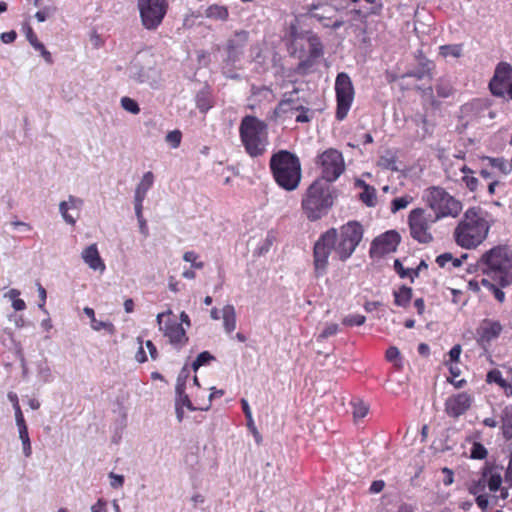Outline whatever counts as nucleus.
<instances>
[{"label": "nucleus", "instance_id": "obj_1", "mask_svg": "<svg viewBox=\"0 0 512 512\" xmlns=\"http://www.w3.org/2000/svg\"><path fill=\"white\" fill-rule=\"evenodd\" d=\"M477 270L483 275L480 283L503 303L505 293L502 288L512 284V248L500 244L485 251L477 260Z\"/></svg>", "mask_w": 512, "mask_h": 512}, {"label": "nucleus", "instance_id": "obj_2", "mask_svg": "<svg viewBox=\"0 0 512 512\" xmlns=\"http://www.w3.org/2000/svg\"><path fill=\"white\" fill-rule=\"evenodd\" d=\"M493 223L488 211L480 206L469 207L453 230V240L461 248L475 249L487 239Z\"/></svg>", "mask_w": 512, "mask_h": 512}, {"label": "nucleus", "instance_id": "obj_3", "mask_svg": "<svg viewBox=\"0 0 512 512\" xmlns=\"http://www.w3.org/2000/svg\"><path fill=\"white\" fill-rule=\"evenodd\" d=\"M269 169L275 183L285 191L296 190L302 179L300 158L293 152L281 149L273 153Z\"/></svg>", "mask_w": 512, "mask_h": 512}, {"label": "nucleus", "instance_id": "obj_4", "mask_svg": "<svg viewBox=\"0 0 512 512\" xmlns=\"http://www.w3.org/2000/svg\"><path fill=\"white\" fill-rule=\"evenodd\" d=\"M239 136L245 152L252 158L262 157L267 152L269 135L267 124L253 115L242 118Z\"/></svg>", "mask_w": 512, "mask_h": 512}, {"label": "nucleus", "instance_id": "obj_5", "mask_svg": "<svg viewBox=\"0 0 512 512\" xmlns=\"http://www.w3.org/2000/svg\"><path fill=\"white\" fill-rule=\"evenodd\" d=\"M422 200L426 209L437 220L456 219L463 211V203L460 199L450 194L442 186H429L423 191Z\"/></svg>", "mask_w": 512, "mask_h": 512}, {"label": "nucleus", "instance_id": "obj_6", "mask_svg": "<svg viewBox=\"0 0 512 512\" xmlns=\"http://www.w3.org/2000/svg\"><path fill=\"white\" fill-rule=\"evenodd\" d=\"M333 206V195L329 184L323 179L314 180L306 189L301 207L306 218L311 221L321 219Z\"/></svg>", "mask_w": 512, "mask_h": 512}, {"label": "nucleus", "instance_id": "obj_7", "mask_svg": "<svg viewBox=\"0 0 512 512\" xmlns=\"http://www.w3.org/2000/svg\"><path fill=\"white\" fill-rule=\"evenodd\" d=\"M363 225L355 220L343 224L339 230L336 229L334 252L342 262L347 261L355 252L363 239Z\"/></svg>", "mask_w": 512, "mask_h": 512}, {"label": "nucleus", "instance_id": "obj_8", "mask_svg": "<svg viewBox=\"0 0 512 512\" xmlns=\"http://www.w3.org/2000/svg\"><path fill=\"white\" fill-rule=\"evenodd\" d=\"M437 222L424 207L412 209L407 216L409 234L419 244L428 245L434 241L433 225Z\"/></svg>", "mask_w": 512, "mask_h": 512}, {"label": "nucleus", "instance_id": "obj_9", "mask_svg": "<svg viewBox=\"0 0 512 512\" xmlns=\"http://www.w3.org/2000/svg\"><path fill=\"white\" fill-rule=\"evenodd\" d=\"M315 165L320 170L319 179H323L327 184L335 182L346 169L342 152L335 148H328L318 154Z\"/></svg>", "mask_w": 512, "mask_h": 512}, {"label": "nucleus", "instance_id": "obj_10", "mask_svg": "<svg viewBox=\"0 0 512 512\" xmlns=\"http://www.w3.org/2000/svg\"><path fill=\"white\" fill-rule=\"evenodd\" d=\"M137 9L143 28L156 31L168 13L169 0H137Z\"/></svg>", "mask_w": 512, "mask_h": 512}, {"label": "nucleus", "instance_id": "obj_11", "mask_svg": "<svg viewBox=\"0 0 512 512\" xmlns=\"http://www.w3.org/2000/svg\"><path fill=\"white\" fill-rule=\"evenodd\" d=\"M336 228H330L322 233L313 247V266L316 278L326 274L329 265V256L334 251Z\"/></svg>", "mask_w": 512, "mask_h": 512}, {"label": "nucleus", "instance_id": "obj_12", "mask_svg": "<svg viewBox=\"0 0 512 512\" xmlns=\"http://www.w3.org/2000/svg\"><path fill=\"white\" fill-rule=\"evenodd\" d=\"M336 93V112L335 117L338 121L344 120L352 106L354 100V87L350 76L341 72L335 80Z\"/></svg>", "mask_w": 512, "mask_h": 512}, {"label": "nucleus", "instance_id": "obj_13", "mask_svg": "<svg viewBox=\"0 0 512 512\" xmlns=\"http://www.w3.org/2000/svg\"><path fill=\"white\" fill-rule=\"evenodd\" d=\"M157 323L163 335L169 339V343L176 349H181L188 342V337L182 326L172 315L171 311L159 313L157 315Z\"/></svg>", "mask_w": 512, "mask_h": 512}, {"label": "nucleus", "instance_id": "obj_14", "mask_svg": "<svg viewBox=\"0 0 512 512\" xmlns=\"http://www.w3.org/2000/svg\"><path fill=\"white\" fill-rule=\"evenodd\" d=\"M400 240L401 237L397 231H387L372 241L369 254L372 258H379L386 254L395 252Z\"/></svg>", "mask_w": 512, "mask_h": 512}, {"label": "nucleus", "instance_id": "obj_15", "mask_svg": "<svg viewBox=\"0 0 512 512\" xmlns=\"http://www.w3.org/2000/svg\"><path fill=\"white\" fill-rule=\"evenodd\" d=\"M473 401V396L467 392L452 394L445 401V413L457 419L471 408Z\"/></svg>", "mask_w": 512, "mask_h": 512}, {"label": "nucleus", "instance_id": "obj_16", "mask_svg": "<svg viewBox=\"0 0 512 512\" xmlns=\"http://www.w3.org/2000/svg\"><path fill=\"white\" fill-rule=\"evenodd\" d=\"M512 83V66L506 62L497 65L489 83L490 91L495 96L505 97V90Z\"/></svg>", "mask_w": 512, "mask_h": 512}, {"label": "nucleus", "instance_id": "obj_17", "mask_svg": "<svg viewBox=\"0 0 512 512\" xmlns=\"http://www.w3.org/2000/svg\"><path fill=\"white\" fill-rule=\"evenodd\" d=\"M503 327L499 321L484 319L476 330L477 342L481 346L490 344L502 333Z\"/></svg>", "mask_w": 512, "mask_h": 512}, {"label": "nucleus", "instance_id": "obj_18", "mask_svg": "<svg viewBox=\"0 0 512 512\" xmlns=\"http://www.w3.org/2000/svg\"><path fill=\"white\" fill-rule=\"evenodd\" d=\"M83 200L74 196H69L68 201H62L59 204V211L66 223L74 225L79 218Z\"/></svg>", "mask_w": 512, "mask_h": 512}, {"label": "nucleus", "instance_id": "obj_19", "mask_svg": "<svg viewBox=\"0 0 512 512\" xmlns=\"http://www.w3.org/2000/svg\"><path fill=\"white\" fill-rule=\"evenodd\" d=\"M482 480L488 486L491 492H496L502 484V468L495 465L486 464L482 470Z\"/></svg>", "mask_w": 512, "mask_h": 512}, {"label": "nucleus", "instance_id": "obj_20", "mask_svg": "<svg viewBox=\"0 0 512 512\" xmlns=\"http://www.w3.org/2000/svg\"><path fill=\"white\" fill-rule=\"evenodd\" d=\"M82 259L95 271L103 272L106 268L96 244H91L82 251Z\"/></svg>", "mask_w": 512, "mask_h": 512}, {"label": "nucleus", "instance_id": "obj_21", "mask_svg": "<svg viewBox=\"0 0 512 512\" xmlns=\"http://www.w3.org/2000/svg\"><path fill=\"white\" fill-rule=\"evenodd\" d=\"M356 187L362 191L359 194V199L368 207H375L377 204V192L376 189L367 184L364 180H357L355 183Z\"/></svg>", "mask_w": 512, "mask_h": 512}, {"label": "nucleus", "instance_id": "obj_22", "mask_svg": "<svg viewBox=\"0 0 512 512\" xmlns=\"http://www.w3.org/2000/svg\"><path fill=\"white\" fill-rule=\"evenodd\" d=\"M412 288L402 285L398 290L393 292L394 304L398 307L407 308L412 300Z\"/></svg>", "mask_w": 512, "mask_h": 512}, {"label": "nucleus", "instance_id": "obj_23", "mask_svg": "<svg viewBox=\"0 0 512 512\" xmlns=\"http://www.w3.org/2000/svg\"><path fill=\"white\" fill-rule=\"evenodd\" d=\"M486 381L488 383H496L497 385H499L501 388L504 389L505 394L507 396L512 395V385L506 379L503 378L501 371H499L498 369H493L489 371L487 374Z\"/></svg>", "mask_w": 512, "mask_h": 512}, {"label": "nucleus", "instance_id": "obj_24", "mask_svg": "<svg viewBox=\"0 0 512 512\" xmlns=\"http://www.w3.org/2000/svg\"><path fill=\"white\" fill-rule=\"evenodd\" d=\"M222 318L224 329L227 333H231L236 328V313L232 305H226L222 309Z\"/></svg>", "mask_w": 512, "mask_h": 512}, {"label": "nucleus", "instance_id": "obj_25", "mask_svg": "<svg viewBox=\"0 0 512 512\" xmlns=\"http://www.w3.org/2000/svg\"><path fill=\"white\" fill-rule=\"evenodd\" d=\"M205 16L214 20L226 21L229 17V12L226 6L213 4L205 10Z\"/></svg>", "mask_w": 512, "mask_h": 512}, {"label": "nucleus", "instance_id": "obj_26", "mask_svg": "<svg viewBox=\"0 0 512 512\" xmlns=\"http://www.w3.org/2000/svg\"><path fill=\"white\" fill-rule=\"evenodd\" d=\"M153 183H154L153 173L151 171L146 172L143 175L140 183L136 187L135 196L141 197V198H146V194H147L148 190L152 187Z\"/></svg>", "mask_w": 512, "mask_h": 512}, {"label": "nucleus", "instance_id": "obj_27", "mask_svg": "<svg viewBox=\"0 0 512 512\" xmlns=\"http://www.w3.org/2000/svg\"><path fill=\"white\" fill-rule=\"evenodd\" d=\"M483 160H486L488 162V164L492 167V168H495L497 169L500 173L502 174H508L510 173L511 171V165L509 162H507L504 158L502 157H497V158H494V157H489V156H484L482 157Z\"/></svg>", "mask_w": 512, "mask_h": 512}, {"label": "nucleus", "instance_id": "obj_28", "mask_svg": "<svg viewBox=\"0 0 512 512\" xmlns=\"http://www.w3.org/2000/svg\"><path fill=\"white\" fill-rule=\"evenodd\" d=\"M502 416V433L505 439L509 440L512 438V410L505 408Z\"/></svg>", "mask_w": 512, "mask_h": 512}, {"label": "nucleus", "instance_id": "obj_29", "mask_svg": "<svg viewBox=\"0 0 512 512\" xmlns=\"http://www.w3.org/2000/svg\"><path fill=\"white\" fill-rule=\"evenodd\" d=\"M462 44H449V45H442L439 48V53L444 58L452 56L455 58H459L462 55Z\"/></svg>", "mask_w": 512, "mask_h": 512}, {"label": "nucleus", "instance_id": "obj_30", "mask_svg": "<svg viewBox=\"0 0 512 512\" xmlns=\"http://www.w3.org/2000/svg\"><path fill=\"white\" fill-rule=\"evenodd\" d=\"M488 451L485 446L480 442H473L470 449V457L476 460H483L487 457Z\"/></svg>", "mask_w": 512, "mask_h": 512}, {"label": "nucleus", "instance_id": "obj_31", "mask_svg": "<svg viewBox=\"0 0 512 512\" xmlns=\"http://www.w3.org/2000/svg\"><path fill=\"white\" fill-rule=\"evenodd\" d=\"M412 201V197L409 195L394 198L391 201L390 210L392 213H396L399 210L405 209Z\"/></svg>", "mask_w": 512, "mask_h": 512}, {"label": "nucleus", "instance_id": "obj_32", "mask_svg": "<svg viewBox=\"0 0 512 512\" xmlns=\"http://www.w3.org/2000/svg\"><path fill=\"white\" fill-rule=\"evenodd\" d=\"M91 327L95 331L104 330L109 334H114V332H115V326L110 321H102V320L94 319L93 321H91Z\"/></svg>", "mask_w": 512, "mask_h": 512}, {"label": "nucleus", "instance_id": "obj_33", "mask_svg": "<svg viewBox=\"0 0 512 512\" xmlns=\"http://www.w3.org/2000/svg\"><path fill=\"white\" fill-rule=\"evenodd\" d=\"M215 357L208 351L201 352L197 358L192 363V368L194 371L198 370L199 367L209 364Z\"/></svg>", "mask_w": 512, "mask_h": 512}, {"label": "nucleus", "instance_id": "obj_34", "mask_svg": "<svg viewBox=\"0 0 512 512\" xmlns=\"http://www.w3.org/2000/svg\"><path fill=\"white\" fill-rule=\"evenodd\" d=\"M183 260L191 263V268L203 269L204 262L199 260V255L195 251H186L183 254Z\"/></svg>", "mask_w": 512, "mask_h": 512}, {"label": "nucleus", "instance_id": "obj_35", "mask_svg": "<svg viewBox=\"0 0 512 512\" xmlns=\"http://www.w3.org/2000/svg\"><path fill=\"white\" fill-rule=\"evenodd\" d=\"M366 317L362 314H350L343 318L342 323L345 326H361L365 323Z\"/></svg>", "mask_w": 512, "mask_h": 512}, {"label": "nucleus", "instance_id": "obj_36", "mask_svg": "<svg viewBox=\"0 0 512 512\" xmlns=\"http://www.w3.org/2000/svg\"><path fill=\"white\" fill-rule=\"evenodd\" d=\"M436 93L440 98H448L453 94V87L446 81H439L436 84Z\"/></svg>", "mask_w": 512, "mask_h": 512}, {"label": "nucleus", "instance_id": "obj_37", "mask_svg": "<svg viewBox=\"0 0 512 512\" xmlns=\"http://www.w3.org/2000/svg\"><path fill=\"white\" fill-rule=\"evenodd\" d=\"M339 331V325L337 323H329L326 324L324 329L321 331V333L317 337V341L325 340L331 336H334Z\"/></svg>", "mask_w": 512, "mask_h": 512}, {"label": "nucleus", "instance_id": "obj_38", "mask_svg": "<svg viewBox=\"0 0 512 512\" xmlns=\"http://www.w3.org/2000/svg\"><path fill=\"white\" fill-rule=\"evenodd\" d=\"M121 106L124 110L132 114H138L140 112L138 103L134 99L127 96L121 98Z\"/></svg>", "mask_w": 512, "mask_h": 512}, {"label": "nucleus", "instance_id": "obj_39", "mask_svg": "<svg viewBox=\"0 0 512 512\" xmlns=\"http://www.w3.org/2000/svg\"><path fill=\"white\" fill-rule=\"evenodd\" d=\"M196 105L201 112L206 113L212 107V102L207 94L201 93L197 95Z\"/></svg>", "mask_w": 512, "mask_h": 512}, {"label": "nucleus", "instance_id": "obj_40", "mask_svg": "<svg viewBox=\"0 0 512 512\" xmlns=\"http://www.w3.org/2000/svg\"><path fill=\"white\" fill-rule=\"evenodd\" d=\"M386 360L389 362H393L396 367H400V351L397 347L391 346L386 350L385 353Z\"/></svg>", "mask_w": 512, "mask_h": 512}, {"label": "nucleus", "instance_id": "obj_41", "mask_svg": "<svg viewBox=\"0 0 512 512\" xmlns=\"http://www.w3.org/2000/svg\"><path fill=\"white\" fill-rule=\"evenodd\" d=\"M182 140V133L179 130L170 131L166 135V141L171 145L172 148L180 146Z\"/></svg>", "mask_w": 512, "mask_h": 512}, {"label": "nucleus", "instance_id": "obj_42", "mask_svg": "<svg viewBox=\"0 0 512 512\" xmlns=\"http://www.w3.org/2000/svg\"><path fill=\"white\" fill-rule=\"evenodd\" d=\"M369 408L363 401L354 404L353 416L355 419H362L368 414Z\"/></svg>", "mask_w": 512, "mask_h": 512}, {"label": "nucleus", "instance_id": "obj_43", "mask_svg": "<svg viewBox=\"0 0 512 512\" xmlns=\"http://www.w3.org/2000/svg\"><path fill=\"white\" fill-rule=\"evenodd\" d=\"M187 377H188V372L187 371H182L179 374L178 378H177V383H176L175 391H176V394L178 396L186 394L185 389H186V379H187Z\"/></svg>", "mask_w": 512, "mask_h": 512}, {"label": "nucleus", "instance_id": "obj_44", "mask_svg": "<svg viewBox=\"0 0 512 512\" xmlns=\"http://www.w3.org/2000/svg\"><path fill=\"white\" fill-rule=\"evenodd\" d=\"M462 182L470 192H475L479 186V180L475 176L467 175L462 177Z\"/></svg>", "mask_w": 512, "mask_h": 512}, {"label": "nucleus", "instance_id": "obj_45", "mask_svg": "<svg viewBox=\"0 0 512 512\" xmlns=\"http://www.w3.org/2000/svg\"><path fill=\"white\" fill-rule=\"evenodd\" d=\"M320 5H312L309 9L312 18L317 19L321 23H327L331 20V17L326 16L325 13H319L318 10Z\"/></svg>", "mask_w": 512, "mask_h": 512}, {"label": "nucleus", "instance_id": "obj_46", "mask_svg": "<svg viewBox=\"0 0 512 512\" xmlns=\"http://www.w3.org/2000/svg\"><path fill=\"white\" fill-rule=\"evenodd\" d=\"M175 403H180L181 407H186L190 411L199 410V406L195 407L187 394L178 396Z\"/></svg>", "mask_w": 512, "mask_h": 512}, {"label": "nucleus", "instance_id": "obj_47", "mask_svg": "<svg viewBox=\"0 0 512 512\" xmlns=\"http://www.w3.org/2000/svg\"><path fill=\"white\" fill-rule=\"evenodd\" d=\"M14 398H15L14 409H15V418H16L17 426L19 427V426H22V425H26L25 419H24V416H23V413H22V410H21L20 405L18 403L17 395H14Z\"/></svg>", "mask_w": 512, "mask_h": 512}, {"label": "nucleus", "instance_id": "obj_48", "mask_svg": "<svg viewBox=\"0 0 512 512\" xmlns=\"http://www.w3.org/2000/svg\"><path fill=\"white\" fill-rule=\"evenodd\" d=\"M137 342L139 344V349L135 354V359L139 363H144L148 360L147 355L144 350V347H143L144 342L140 337L137 338Z\"/></svg>", "mask_w": 512, "mask_h": 512}, {"label": "nucleus", "instance_id": "obj_49", "mask_svg": "<svg viewBox=\"0 0 512 512\" xmlns=\"http://www.w3.org/2000/svg\"><path fill=\"white\" fill-rule=\"evenodd\" d=\"M224 395L223 390H217L216 388L211 389V393L209 394L208 402L206 405L199 406V410H208L211 406V401L213 398H220Z\"/></svg>", "mask_w": 512, "mask_h": 512}, {"label": "nucleus", "instance_id": "obj_50", "mask_svg": "<svg viewBox=\"0 0 512 512\" xmlns=\"http://www.w3.org/2000/svg\"><path fill=\"white\" fill-rule=\"evenodd\" d=\"M247 427L250 430V432L253 434V437H254L256 443L260 444L262 442V436L255 426L253 417H251V420H247Z\"/></svg>", "mask_w": 512, "mask_h": 512}, {"label": "nucleus", "instance_id": "obj_51", "mask_svg": "<svg viewBox=\"0 0 512 512\" xmlns=\"http://www.w3.org/2000/svg\"><path fill=\"white\" fill-rule=\"evenodd\" d=\"M144 199L145 198L134 196V208H135V213H136V216L138 218V221H142L143 220L142 210H143V201H144Z\"/></svg>", "mask_w": 512, "mask_h": 512}, {"label": "nucleus", "instance_id": "obj_52", "mask_svg": "<svg viewBox=\"0 0 512 512\" xmlns=\"http://www.w3.org/2000/svg\"><path fill=\"white\" fill-rule=\"evenodd\" d=\"M442 473L444 474L443 484L450 486L454 482V472L450 468L444 467Z\"/></svg>", "mask_w": 512, "mask_h": 512}, {"label": "nucleus", "instance_id": "obj_53", "mask_svg": "<svg viewBox=\"0 0 512 512\" xmlns=\"http://www.w3.org/2000/svg\"><path fill=\"white\" fill-rule=\"evenodd\" d=\"M385 488V482L383 480H375L371 483L369 487V492L371 494H378L383 491Z\"/></svg>", "mask_w": 512, "mask_h": 512}, {"label": "nucleus", "instance_id": "obj_54", "mask_svg": "<svg viewBox=\"0 0 512 512\" xmlns=\"http://www.w3.org/2000/svg\"><path fill=\"white\" fill-rule=\"evenodd\" d=\"M54 11L55 8L46 7L43 10L36 12L35 17L39 22H44Z\"/></svg>", "mask_w": 512, "mask_h": 512}, {"label": "nucleus", "instance_id": "obj_55", "mask_svg": "<svg viewBox=\"0 0 512 512\" xmlns=\"http://www.w3.org/2000/svg\"><path fill=\"white\" fill-rule=\"evenodd\" d=\"M450 293L452 295V302L455 304H464V293L461 290L450 289Z\"/></svg>", "mask_w": 512, "mask_h": 512}, {"label": "nucleus", "instance_id": "obj_56", "mask_svg": "<svg viewBox=\"0 0 512 512\" xmlns=\"http://www.w3.org/2000/svg\"><path fill=\"white\" fill-rule=\"evenodd\" d=\"M452 260H453V256L451 253H444V254L437 256L436 263L439 265V267H445Z\"/></svg>", "mask_w": 512, "mask_h": 512}, {"label": "nucleus", "instance_id": "obj_57", "mask_svg": "<svg viewBox=\"0 0 512 512\" xmlns=\"http://www.w3.org/2000/svg\"><path fill=\"white\" fill-rule=\"evenodd\" d=\"M394 269L401 278H406L409 276V270L405 269L401 261L398 259L394 261Z\"/></svg>", "mask_w": 512, "mask_h": 512}, {"label": "nucleus", "instance_id": "obj_58", "mask_svg": "<svg viewBox=\"0 0 512 512\" xmlns=\"http://www.w3.org/2000/svg\"><path fill=\"white\" fill-rule=\"evenodd\" d=\"M310 56L313 58H318L322 55L323 49L319 42L311 43V47L309 50Z\"/></svg>", "mask_w": 512, "mask_h": 512}, {"label": "nucleus", "instance_id": "obj_59", "mask_svg": "<svg viewBox=\"0 0 512 512\" xmlns=\"http://www.w3.org/2000/svg\"><path fill=\"white\" fill-rule=\"evenodd\" d=\"M111 486L113 488H120L124 483V477L122 475H116L114 473H110Z\"/></svg>", "mask_w": 512, "mask_h": 512}, {"label": "nucleus", "instance_id": "obj_60", "mask_svg": "<svg viewBox=\"0 0 512 512\" xmlns=\"http://www.w3.org/2000/svg\"><path fill=\"white\" fill-rule=\"evenodd\" d=\"M475 501H476V504H477V506H478L479 508H481L482 510L487 509L488 504H489V502H488V496H487V495H485V494H479V495H477V497H476Z\"/></svg>", "mask_w": 512, "mask_h": 512}, {"label": "nucleus", "instance_id": "obj_61", "mask_svg": "<svg viewBox=\"0 0 512 512\" xmlns=\"http://www.w3.org/2000/svg\"><path fill=\"white\" fill-rule=\"evenodd\" d=\"M92 512H107V502L99 499L92 507Z\"/></svg>", "mask_w": 512, "mask_h": 512}, {"label": "nucleus", "instance_id": "obj_62", "mask_svg": "<svg viewBox=\"0 0 512 512\" xmlns=\"http://www.w3.org/2000/svg\"><path fill=\"white\" fill-rule=\"evenodd\" d=\"M145 346L146 348L148 349L149 351V354H150V357L152 360H156L157 357H158V351H157V348L156 346L154 345V343L151 341V340H147L145 342Z\"/></svg>", "mask_w": 512, "mask_h": 512}, {"label": "nucleus", "instance_id": "obj_63", "mask_svg": "<svg viewBox=\"0 0 512 512\" xmlns=\"http://www.w3.org/2000/svg\"><path fill=\"white\" fill-rule=\"evenodd\" d=\"M16 37H17V34L13 30L9 31V32H4L1 34V40L6 44L14 42Z\"/></svg>", "mask_w": 512, "mask_h": 512}, {"label": "nucleus", "instance_id": "obj_64", "mask_svg": "<svg viewBox=\"0 0 512 512\" xmlns=\"http://www.w3.org/2000/svg\"><path fill=\"white\" fill-rule=\"evenodd\" d=\"M460 354H461V347H460V345H455L449 351L450 360L453 361V362H458Z\"/></svg>", "mask_w": 512, "mask_h": 512}]
</instances>
